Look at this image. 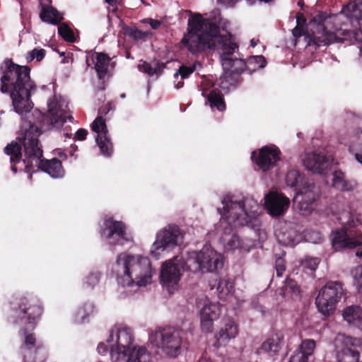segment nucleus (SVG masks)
<instances>
[{"label":"nucleus","instance_id":"1","mask_svg":"<svg viewBox=\"0 0 362 362\" xmlns=\"http://www.w3.org/2000/svg\"><path fill=\"white\" fill-rule=\"evenodd\" d=\"M67 119L73 121L71 115L67 116L61 110L49 107L47 114L39 110H35L31 115L27 116L22 122L19 134L17 137L19 143L12 141L4 148V153L10 156L11 169L16 173L18 171L16 163L22 158V146H23L25 159L24 163L26 168L30 170L33 162L42 171L49 174L54 178L62 177L64 169L60 160L54 158L50 160L42 159V149L38 137L44 130L61 128Z\"/></svg>","mask_w":362,"mask_h":362},{"label":"nucleus","instance_id":"2","mask_svg":"<svg viewBox=\"0 0 362 362\" xmlns=\"http://www.w3.org/2000/svg\"><path fill=\"white\" fill-rule=\"evenodd\" d=\"M219 33L218 25L203 18L200 13H195L188 19L187 33L181 40V43L192 54L216 49L222 61L233 56L238 50V45L231 34L218 35Z\"/></svg>","mask_w":362,"mask_h":362},{"label":"nucleus","instance_id":"3","mask_svg":"<svg viewBox=\"0 0 362 362\" xmlns=\"http://www.w3.org/2000/svg\"><path fill=\"white\" fill-rule=\"evenodd\" d=\"M0 91L9 94L14 110L18 114L30 112L33 107L31 93L37 86L30 78V68L5 59L0 66Z\"/></svg>","mask_w":362,"mask_h":362},{"label":"nucleus","instance_id":"4","mask_svg":"<svg viewBox=\"0 0 362 362\" xmlns=\"http://www.w3.org/2000/svg\"><path fill=\"white\" fill-rule=\"evenodd\" d=\"M117 281L122 286H144L151 281L153 269L148 258L121 253L116 260Z\"/></svg>","mask_w":362,"mask_h":362},{"label":"nucleus","instance_id":"5","mask_svg":"<svg viewBox=\"0 0 362 362\" xmlns=\"http://www.w3.org/2000/svg\"><path fill=\"white\" fill-rule=\"evenodd\" d=\"M43 311V307L37 299L27 296L15 297L9 303L7 320L26 334L35 328Z\"/></svg>","mask_w":362,"mask_h":362},{"label":"nucleus","instance_id":"6","mask_svg":"<svg viewBox=\"0 0 362 362\" xmlns=\"http://www.w3.org/2000/svg\"><path fill=\"white\" fill-rule=\"evenodd\" d=\"M133 334L130 328L124 327L117 330V349H111V358L113 360L115 355L116 360L119 356H128L127 362H152L150 354L145 347L134 346L133 345Z\"/></svg>","mask_w":362,"mask_h":362},{"label":"nucleus","instance_id":"7","mask_svg":"<svg viewBox=\"0 0 362 362\" xmlns=\"http://www.w3.org/2000/svg\"><path fill=\"white\" fill-rule=\"evenodd\" d=\"M187 269L197 272H214L222 268L223 262L222 257L210 247L205 246L199 252H192L185 262Z\"/></svg>","mask_w":362,"mask_h":362},{"label":"nucleus","instance_id":"8","mask_svg":"<svg viewBox=\"0 0 362 362\" xmlns=\"http://www.w3.org/2000/svg\"><path fill=\"white\" fill-rule=\"evenodd\" d=\"M332 244L336 250L362 245V223L350 216L346 226L332 233Z\"/></svg>","mask_w":362,"mask_h":362},{"label":"nucleus","instance_id":"9","mask_svg":"<svg viewBox=\"0 0 362 362\" xmlns=\"http://www.w3.org/2000/svg\"><path fill=\"white\" fill-rule=\"evenodd\" d=\"M344 295L340 281H329L319 291L315 298L317 310L325 316H329L335 310L338 303Z\"/></svg>","mask_w":362,"mask_h":362},{"label":"nucleus","instance_id":"10","mask_svg":"<svg viewBox=\"0 0 362 362\" xmlns=\"http://www.w3.org/2000/svg\"><path fill=\"white\" fill-rule=\"evenodd\" d=\"M328 16L325 12H319L313 18L312 22L317 25V33H313V36L310 37L309 40L310 45L313 44L317 47H320L322 45H329L338 41H352L353 39L357 40L356 35L358 33L355 31H343L342 34L344 37L341 38L338 37L335 33L328 31L325 26V22Z\"/></svg>","mask_w":362,"mask_h":362},{"label":"nucleus","instance_id":"11","mask_svg":"<svg viewBox=\"0 0 362 362\" xmlns=\"http://www.w3.org/2000/svg\"><path fill=\"white\" fill-rule=\"evenodd\" d=\"M150 337L166 356L176 358L181 354L182 340L180 332L175 327H160Z\"/></svg>","mask_w":362,"mask_h":362},{"label":"nucleus","instance_id":"12","mask_svg":"<svg viewBox=\"0 0 362 362\" xmlns=\"http://www.w3.org/2000/svg\"><path fill=\"white\" fill-rule=\"evenodd\" d=\"M100 233L110 246H122L132 241V236L127 232V225L112 216H107L104 218Z\"/></svg>","mask_w":362,"mask_h":362},{"label":"nucleus","instance_id":"13","mask_svg":"<svg viewBox=\"0 0 362 362\" xmlns=\"http://www.w3.org/2000/svg\"><path fill=\"white\" fill-rule=\"evenodd\" d=\"M321 196L320 187L313 182H305L299 189L294 202L303 215H308L315 209V203Z\"/></svg>","mask_w":362,"mask_h":362},{"label":"nucleus","instance_id":"14","mask_svg":"<svg viewBox=\"0 0 362 362\" xmlns=\"http://www.w3.org/2000/svg\"><path fill=\"white\" fill-rule=\"evenodd\" d=\"M180 228L176 225H168L157 233L156 240L153 245L151 255L157 258L159 251L170 250L175 247L181 238Z\"/></svg>","mask_w":362,"mask_h":362},{"label":"nucleus","instance_id":"15","mask_svg":"<svg viewBox=\"0 0 362 362\" xmlns=\"http://www.w3.org/2000/svg\"><path fill=\"white\" fill-rule=\"evenodd\" d=\"M337 342L341 344V349L337 351L339 362H360L358 348L361 346V340L359 338L340 334Z\"/></svg>","mask_w":362,"mask_h":362},{"label":"nucleus","instance_id":"16","mask_svg":"<svg viewBox=\"0 0 362 362\" xmlns=\"http://www.w3.org/2000/svg\"><path fill=\"white\" fill-rule=\"evenodd\" d=\"M281 151L275 145L264 146L259 150L258 154L253 151L251 155L252 161L263 172H267L276 165L281 159Z\"/></svg>","mask_w":362,"mask_h":362},{"label":"nucleus","instance_id":"17","mask_svg":"<svg viewBox=\"0 0 362 362\" xmlns=\"http://www.w3.org/2000/svg\"><path fill=\"white\" fill-rule=\"evenodd\" d=\"M91 129L97 133L95 141L101 153L105 156H110L113 152V145L108 134L105 120L102 116L95 119L91 124Z\"/></svg>","mask_w":362,"mask_h":362},{"label":"nucleus","instance_id":"18","mask_svg":"<svg viewBox=\"0 0 362 362\" xmlns=\"http://www.w3.org/2000/svg\"><path fill=\"white\" fill-rule=\"evenodd\" d=\"M290 200L281 193L271 192L265 197V207L273 217L283 216L288 210Z\"/></svg>","mask_w":362,"mask_h":362},{"label":"nucleus","instance_id":"19","mask_svg":"<svg viewBox=\"0 0 362 362\" xmlns=\"http://www.w3.org/2000/svg\"><path fill=\"white\" fill-rule=\"evenodd\" d=\"M245 199L239 202L233 201L230 197H225L223 199L222 201L223 204V209L229 223H230L231 220L234 226L243 224V220H241V216H247L248 214L245 209Z\"/></svg>","mask_w":362,"mask_h":362},{"label":"nucleus","instance_id":"20","mask_svg":"<svg viewBox=\"0 0 362 362\" xmlns=\"http://www.w3.org/2000/svg\"><path fill=\"white\" fill-rule=\"evenodd\" d=\"M302 160L306 169L318 174L325 173L330 165L327 156L315 151L305 153Z\"/></svg>","mask_w":362,"mask_h":362},{"label":"nucleus","instance_id":"21","mask_svg":"<svg viewBox=\"0 0 362 362\" xmlns=\"http://www.w3.org/2000/svg\"><path fill=\"white\" fill-rule=\"evenodd\" d=\"M180 269L178 265L173 263L172 261L165 262L161 268L160 279L161 284L167 287L169 293H171V288L177 285L180 279Z\"/></svg>","mask_w":362,"mask_h":362},{"label":"nucleus","instance_id":"22","mask_svg":"<svg viewBox=\"0 0 362 362\" xmlns=\"http://www.w3.org/2000/svg\"><path fill=\"white\" fill-rule=\"evenodd\" d=\"M220 316L219 307L214 303L204 305L200 311L201 329L204 332H211L214 321Z\"/></svg>","mask_w":362,"mask_h":362},{"label":"nucleus","instance_id":"23","mask_svg":"<svg viewBox=\"0 0 362 362\" xmlns=\"http://www.w3.org/2000/svg\"><path fill=\"white\" fill-rule=\"evenodd\" d=\"M316 348V342L313 339H305L301 341L297 349L290 357L288 362H308Z\"/></svg>","mask_w":362,"mask_h":362},{"label":"nucleus","instance_id":"24","mask_svg":"<svg viewBox=\"0 0 362 362\" xmlns=\"http://www.w3.org/2000/svg\"><path fill=\"white\" fill-rule=\"evenodd\" d=\"M284 344V337L280 333H276L265 340L257 351L259 354H267L271 357L279 354Z\"/></svg>","mask_w":362,"mask_h":362},{"label":"nucleus","instance_id":"25","mask_svg":"<svg viewBox=\"0 0 362 362\" xmlns=\"http://www.w3.org/2000/svg\"><path fill=\"white\" fill-rule=\"evenodd\" d=\"M40 7L39 16L42 22L56 25L64 20V13L52 5H45L40 2Z\"/></svg>","mask_w":362,"mask_h":362},{"label":"nucleus","instance_id":"26","mask_svg":"<svg viewBox=\"0 0 362 362\" xmlns=\"http://www.w3.org/2000/svg\"><path fill=\"white\" fill-rule=\"evenodd\" d=\"M243 78L241 74L229 70H223V75L220 77L218 86L226 92L236 88L241 83Z\"/></svg>","mask_w":362,"mask_h":362},{"label":"nucleus","instance_id":"27","mask_svg":"<svg viewBox=\"0 0 362 362\" xmlns=\"http://www.w3.org/2000/svg\"><path fill=\"white\" fill-rule=\"evenodd\" d=\"M238 332V325L235 321L228 320L216 334L217 343L219 345L226 344L230 339L235 338Z\"/></svg>","mask_w":362,"mask_h":362},{"label":"nucleus","instance_id":"28","mask_svg":"<svg viewBox=\"0 0 362 362\" xmlns=\"http://www.w3.org/2000/svg\"><path fill=\"white\" fill-rule=\"evenodd\" d=\"M202 95L206 98V104H209L210 107L214 110L216 109L219 112H223L226 108V104L224 100L223 95L220 90L213 89L207 93L206 90L202 89Z\"/></svg>","mask_w":362,"mask_h":362},{"label":"nucleus","instance_id":"29","mask_svg":"<svg viewBox=\"0 0 362 362\" xmlns=\"http://www.w3.org/2000/svg\"><path fill=\"white\" fill-rule=\"evenodd\" d=\"M221 64L223 70L238 72L240 74H242L245 71H249V69H251V66L247 64V60L245 61L240 57H233V56L223 59Z\"/></svg>","mask_w":362,"mask_h":362},{"label":"nucleus","instance_id":"30","mask_svg":"<svg viewBox=\"0 0 362 362\" xmlns=\"http://www.w3.org/2000/svg\"><path fill=\"white\" fill-rule=\"evenodd\" d=\"M344 320L362 330V309L358 305L346 307L342 313Z\"/></svg>","mask_w":362,"mask_h":362},{"label":"nucleus","instance_id":"31","mask_svg":"<svg viewBox=\"0 0 362 362\" xmlns=\"http://www.w3.org/2000/svg\"><path fill=\"white\" fill-rule=\"evenodd\" d=\"M110 60L111 59L109 57V55L105 53H95V69L100 79H103L106 76L108 71V67L110 64Z\"/></svg>","mask_w":362,"mask_h":362},{"label":"nucleus","instance_id":"32","mask_svg":"<svg viewBox=\"0 0 362 362\" xmlns=\"http://www.w3.org/2000/svg\"><path fill=\"white\" fill-rule=\"evenodd\" d=\"M332 186L335 189L340 191H352L355 188L356 183L346 180L342 171L335 170L332 173Z\"/></svg>","mask_w":362,"mask_h":362},{"label":"nucleus","instance_id":"33","mask_svg":"<svg viewBox=\"0 0 362 362\" xmlns=\"http://www.w3.org/2000/svg\"><path fill=\"white\" fill-rule=\"evenodd\" d=\"M300 291V287L297 282L292 279L287 278L284 281V285L279 288V294L289 299L298 297Z\"/></svg>","mask_w":362,"mask_h":362},{"label":"nucleus","instance_id":"34","mask_svg":"<svg viewBox=\"0 0 362 362\" xmlns=\"http://www.w3.org/2000/svg\"><path fill=\"white\" fill-rule=\"evenodd\" d=\"M196 70V64H193L190 66L182 65L174 74L175 87L177 89L184 86V79L188 78Z\"/></svg>","mask_w":362,"mask_h":362},{"label":"nucleus","instance_id":"35","mask_svg":"<svg viewBox=\"0 0 362 362\" xmlns=\"http://www.w3.org/2000/svg\"><path fill=\"white\" fill-rule=\"evenodd\" d=\"M94 312V305L91 303H85L78 307L75 313V321L76 323L82 324L88 321V317Z\"/></svg>","mask_w":362,"mask_h":362},{"label":"nucleus","instance_id":"36","mask_svg":"<svg viewBox=\"0 0 362 362\" xmlns=\"http://www.w3.org/2000/svg\"><path fill=\"white\" fill-rule=\"evenodd\" d=\"M19 333L25 335L24 346L28 350L34 349L36 356H38V355H40L39 356H42L43 354L47 356L45 350L41 346H36V338L33 333H28V331L26 334H24L23 332H21V329L19 330Z\"/></svg>","mask_w":362,"mask_h":362},{"label":"nucleus","instance_id":"37","mask_svg":"<svg viewBox=\"0 0 362 362\" xmlns=\"http://www.w3.org/2000/svg\"><path fill=\"white\" fill-rule=\"evenodd\" d=\"M58 34L65 41L74 42L76 37L73 30L66 23H59L58 24Z\"/></svg>","mask_w":362,"mask_h":362},{"label":"nucleus","instance_id":"38","mask_svg":"<svg viewBox=\"0 0 362 362\" xmlns=\"http://www.w3.org/2000/svg\"><path fill=\"white\" fill-rule=\"evenodd\" d=\"M303 180V175L299 170L296 169H291L288 171L286 176V182L287 185L295 187L298 186Z\"/></svg>","mask_w":362,"mask_h":362},{"label":"nucleus","instance_id":"39","mask_svg":"<svg viewBox=\"0 0 362 362\" xmlns=\"http://www.w3.org/2000/svg\"><path fill=\"white\" fill-rule=\"evenodd\" d=\"M125 33L127 35L134 40H145L148 36L151 35V31L144 32L135 27L127 28L125 30Z\"/></svg>","mask_w":362,"mask_h":362},{"label":"nucleus","instance_id":"40","mask_svg":"<svg viewBox=\"0 0 362 362\" xmlns=\"http://www.w3.org/2000/svg\"><path fill=\"white\" fill-rule=\"evenodd\" d=\"M247 64L251 66V69H249L250 73L264 67L267 63L264 57L262 55L251 56L247 59Z\"/></svg>","mask_w":362,"mask_h":362},{"label":"nucleus","instance_id":"41","mask_svg":"<svg viewBox=\"0 0 362 362\" xmlns=\"http://www.w3.org/2000/svg\"><path fill=\"white\" fill-rule=\"evenodd\" d=\"M320 262V259L317 257H305L300 262V265L303 270L310 272L313 274L317 269L318 264Z\"/></svg>","mask_w":362,"mask_h":362},{"label":"nucleus","instance_id":"42","mask_svg":"<svg viewBox=\"0 0 362 362\" xmlns=\"http://www.w3.org/2000/svg\"><path fill=\"white\" fill-rule=\"evenodd\" d=\"M233 283L229 279H220L217 286V291L220 294L227 295L233 289Z\"/></svg>","mask_w":362,"mask_h":362},{"label":"nucleus","instance_id":"43","mask_svg":"<svg viewBox=\"0 0 362 362\" xmlns=\"http://www.w3.org/2000/svg\"><path fill=\"white\" fill-rule=\"evenodd\" d=\"M100 274L99 272H91L86 277L84 286L93 289L99 283Z\"/></svg>","mask_w":362,"mask_h":362},{"label":"nucleus","instance_id":"44","mask_svg":"<svg viewBox=\"0 0 362 362\" xmlns=\"http://www.w3.org/2000/svg\"><path fill=\"white\" fill-rule=\"evenodd\" d=\"M354 276V284L358 292L362 290V267H356L352 272Z\"/></svg>","mask_w":362,"mask_h":362},{"label":"nucleus","instance_id":"45","mask_svg":"<svg viewBox=\"0 0 362 362\" xmlns=\"http://www.w3.org/2000/svg\"><path fill=\"white\" fill-rule=\"evenodd\" d=\"M227 245L231 250L243 248L242 240L235 233L233 234L230 240H228Z\"/></svg>","mask_w":362,"mask_h":362},{"label":"nucleus","instance_id":"46","mask_svg":"<svg viewBox=\"0 0 362 362\" xmlns=\"http://www.w3.org/2000/svg\"><path fill=\"white\" fill-rule=\"evenodd\" d=\"M275 268L277 276H282L286 270V262L282 257H278L275 262Z\"/></svg>","mask_w":362,"mask_h":362},{"label":"nucleus","instance_id":"47","mask_svg":"<svg viewBox=\"0 0 362 362\" xmlns=\"http://www.w3.org/2000/svg\"><path fill=\"white\" fill-rule=\"evenodd\" d=\"M301 20H302V21L303 23L305 22V18L303 16L297 17V23H298V24L296 26V28L293 30V35L296 37H301L304 34L303 28L300 25V21Z\"/></svg>","mask_w":362,"mask_h":362},{"label":"nucleus","instance_id":"48","mask_svg":"<svg viewBox=\"0 0 362 362\" xmlns=\"http://www.w3.org/2000/svg\"><path fill=\"white\" fill-rule=\"evenodd\" d=\"M142 22L149 24L151 27L154 30L158 29L161 25V22L160 21L151 18L144 19Z\"/></svg>","mask_w":362,"mask_h":362},{"label":"nucleus","instance_id":"49","mask_svg":"<svg viewBox=\"0 0 362 362\" xmlns=\"http://www.w3.org/2000/svg\"><path fill=\"white\" fill-rule=\"evenodd\" d=\"M33 54H34L35 59H36L37 62H40L45 57L46 51L44 49L35 48L33 49Z\"/></svg>","mask_w":362,"mask_h":362},{"label":"nucleus","instance_id":"50","mask_svg":"<svg viewBox=\"0 0 362 362\" xmlns=\"http://www.w3.org/2000/svg\"><path fill=\"white\" fill-rule=\"evenodd\" d=\"M88 135V131L86 129L81 128L76 132L74 139L78 141H83Z\"/></svg>","mask_w":362,"mask_h":362},{"label":"nucleus","instance_id":"51","mask_svg":"<svg viewBox=\"0 0 362 362\" xmlns=\"http://www.w3.org/2000/svg\"><path fill=\"white\" fill-rule=\"evenodd\" d=\"M141 69L144 72L148 74L149 76H153L156 73V71L153 69V67H152L151 65L147 62H144V64L141 65Z\"/></svg>","mask_w":362,"mask_h":362},{"label":"nucleus","instance_id":"52","mask_svg":"<svg viewBox=\"0 0 362 362\" xmlns=\"http://www.w3.org/2000/svg\"><path fill=\"white\" fill-rule=\"evenodd\" d=\"M97 350L100 354H105L108 351V346L104 343L98 345Z\"/></svg>","mask_w":362,"mask_h":362},{"label":"nucleus","instance_id":"53","mask_svg":"<svg viewBox=\"0 0 362 362\" xmlns=\"http://www.w3.org/2000/svg\"><path fill=\"white\" fill-rule=\"evenodd\" d=\"M165 67V64L164 63H157L156 66L153 67V69L156 71V74H160L164 68Z\"/></svg>","mask_w":362,"mask_h":362},{"label":"nucleus","instance_id":"54","mask_svg":"<svg viewBox=\"0 0 362 362\" xmlns=\"http://www.w3.org/2000/svg\"><path fill=\"white\" fill-rule=\"evenodd\" d=\"M105 1L110 6L115 7L114 10L117 9L118 0H105Z\"/></svg>","mask_w":362,"mask_h":362},{"label":"nucleus","instance_id":"55","mask_svg":"<svg viewBox=\"0 0 362 362\" xmlns=\"http://www.w3.org/2000/svg\"><path fill=\"white\" fill-rule=\"evenodd\" d=\"M35 59L34 54H33V50L28 52L26 56V60L28 62H32Z\"/></svg>","mask_w":362,"mask_h":362},{"label":"nucleus","instance_id":"56","mask_svg":"<svg viewBox=\"0 0 362 362\" xmlns=\"http://www.w3.org/2000/svg\"><path fill=\"white\" fill-rule=\"evenodd\" d=\"M217 1L220 4L228 6V5L231 4V3L233 2V0H218Z\"/></svg>","mask_w":362,"mask_h":362},{"label":"nucleus","instance_id":"57","mask_svg":"<svg viewBox=\"0 0 362 362\" xmlns=\"http://www.w3.org/2000/svg\"><path fill=\"white\" fill-rule=\"evenodd\" d=\"M109 111V107L107 106L102 107L99 110L100 114H106Z\"/></svg>","mask_w":362,"mask_h":362},{"label":"nucleus","instance_id":"58","mask_svg":"<svg viewBox=\"0 0 362 362\" xmlns=\"http://www.w3.org/2000/svg\"><path fill=\"white\" fill-rule=\"evenodd\" d=\"M250 43H251V46L253 47H255L257 45V42L255 41L254 39L251 40Z\"/></svg>","mask_w":362,"mask_h":362},{"label":"nucleus","instance_id":"59","mask_svg":"<svg viewBox=\"0 0 362 362\" xmlns=\"http://www.w3.org/2000/svg\"><path fill=\"white\" fill-rule=\"evenodd\" d=\"M112 340H113V334H112V331L110 333V339L107 340V341H112Z\"/></svg>","mask_w":362,"mask_h":362},{"label":"nucleus","instance_id":"60","mask_svg":"<svg viewBox=\"0 0 362 362\" xmlns=\"http://www.w3.org/2000/svg\"><path fill=\"white\" fill-rule=\"evenodd\" d=\"M357 255L360 256V257H362V251L359 253V252H357Z\"/></svg>","mask_w":362,"mask_h":362},{"label":"nucleus","instance_id":"61","mask_svg":"<svg viewBox=\"0 0 362 362\" xmlns=\"http://www.w3.org/2000/svg\"><path fill=\"white\" fill-rule=\"evenodd\" d=\"M72 148H74V150L77 149V146H72Z\"/></svg>","mask_w":362,"mask_h":362},{"label":"nucleus","instance_id":"62","mask_svg":"<svg viewBox=\"0 0 362 362\" xmlns=\"http://www.w3.org/2000/svg\"><path fill=\"white\" fill-rule=\"evenodd\" d=\"M121 96H122V98H124V97H125V95H124V94H122Z\"/></svg>","mask_w":362,"mask_h":362}]
</instances>
